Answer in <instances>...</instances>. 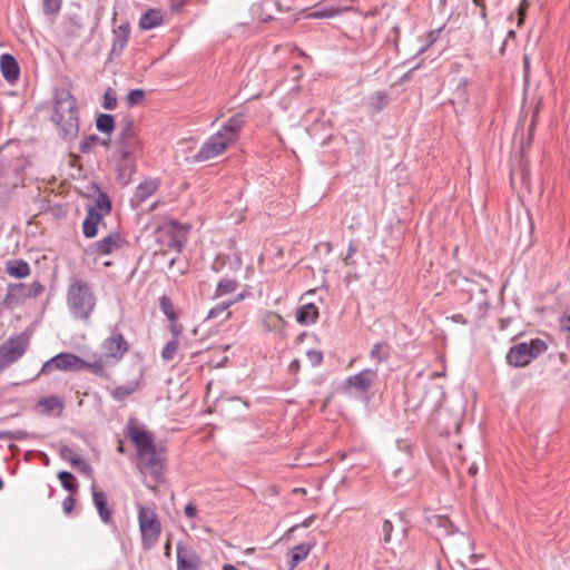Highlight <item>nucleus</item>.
I'll list each match as a JSON object with an SVG mask.
<instances>
[{
  "instance_id": "obj_1",
  "label": "nucleus",
  "mask_w": 570,
  "mask_h": 570,
  "mask_svg": "<svg viewBox=\"0 0 570 570\" xmlns=\"http://www.w3.org/2000/svg\"><path fill=\"white\" fill-rule=\"evenodd\" d=\"M127 430L129 439L137 448L138 469L142 475L153 479L155 484L148 487L155 492L157 484L163 482L166 452L163 448L156 446L153 434L135 419L129 420Z\"/></svg>"
},
{
  "instance_id": "obj_2",
  "label": "nucleus",
  "mask_w": 570,
  "mask_h": 570,
  "mask_svg": "<svg viewBox=\"0 0 570 570\" xmlns=\"http://www.w3.org/2000/svg\"><path fill=\"white\" fill-rule=\"evenodd\" d=\"M52 121L60 130L66 140L75 139L79 131V119L76 99L70 91L59 89L55 94V111Z\"/></svg>"
},
{
  "instance_id": "obj_3",
  "label": "nucleus",
  "mask_w": 570,
  "mask_h": 570,
  "mask_svg": "<svg viewBox=\"0 0 570 570\" xmlns=\"http://www.w3.org/2000/svg\"><path fill=\"white\" fill-rule=\"evenodd\" d=\"M67 305L75 318L87 322L96 306V296L91 286L73 277L67 291Z\"/></svg>"
},
{
  "instance_id": "obj_4",
  "label": "nucleus",
  "mask_w": 570,
  "mask_h": 570,
  "mask_svg": "<svg viewBox=\"0 0 570 570\" xmlns=\"http://www.w3.org/2000/svg\"><path fill=\"white\" fill-rule=\"evenodd\" d=\"M436 527L445 534L446 541L445 546L446 548L453 553L458 554L460 557H468L469 559V568L470 570H482L481 568L474 567L476 563V560L481 558V556L478 554H469V551L472 547V543L469 539V537L464 533L459 531L454 525L451 523V521L445 517H436L435 518Z\"/></svg>"
},
{
  "instance_id": "obj_5",
  "label": "nucleus",
  "mask_w": 570,
  "mask_h": 570,
  "mask_svg": "<svg viewBox=\"0 0 570 570\" xmlns=\"http://www.w3.org/2000/svg\"><path fill=\"white\" fill-rule=\"evenodd\" d=\"M138 521L141 533L142 546L146 549L151 548L158 540L160 534V522L154 509L138 505Z\"/></svg>"
},
{
  "instance_id": "obj_6",
  "label": "nucleus",
  "mask_w": 570,
  "mask_h": 570,
  "mask_svg": "<svg viewBox=\"0 0 570 570\" xmlns=\"http://www.w3.org/2000/svg\"><path fill=\"white\" fill-rule=\"evenodd\" d=\"M547 350V345L541 340H532L528 343H520L510 348L507 354V361L513 366H524L530 363L532 358L538 357Z\"/></svg>"
},
{
  "instance_id": "obj_7",
  "label": "nucleus",
  "mask_w": 570,
  "mask_h": 570,
  "mask_svg": "<svg viewBox=\"0 0 570 570\" xmlns=\"http://www.w3.org/2000/svg\"><path fill=\"white\" fill-rule=\"evenodd\" d=\"M42 291L43 286L38 282L31 284H10L2 304L7 308H13L16 305L23 303L27 298L37 297Z\"/></svg>"
},
{
  "instance_id": "obj_8",
  "label": "nucleus",
  "mask_w": 570,
  "mask_h": 570,
  "mask_svg": "<svg viewBox=\"0 0 570 570\" xmlns=\"http://www.w3.org/2000/svg\"><path fill=\"white\" fill-rule=\"evenodd\" d=\"M85 366V361L70 353H60L47 361L41 368V374H51L55 371H77Z\"/></svg>"
},
{
  "instance_id": "obj_9",
  "label": "nucleus",
  "mask_w": 570,
  "mask_h": 570,
  "mask_svg": "<svg viewBox=\"0 0 570 570\" xmlns=\"http://www.w3.org/2000/svg\"><path fill=\"white\" fill-rule=\"evenodd\" d=\"M234 144L220 131L209 137L195 156L197 161H206L222 155L228 146Z\"/></svg>"
},
{
  "instance_id": "obj_10",
  "label": "nucleus",
  "mask_w": 570,
  "mask_h": 570,
  "mask_svg": "<svg viewBox=\"0 0 570 570\" xmlns=\"http://www.w3.org/2000/svg\"><path fill=\"white\" fill-rule=\"evenodd\" d=\"M27 347V341L22 336H16L0 346V372L22 356Z\"/></svg>"
},
{
  "instance_id": "obj_11",
  "label": "nucleus",
  "mask_w": 570,
  "mask_h": 570,
  "mask_svg": "<svg viewBox=\"0 0 570 570\" xmlns=\"http://www.w3.org/2000/svg\"><path fill=\"white\" fill-rule=\"evenodd\" d=\"M128 346L120 334L106 338L101 345L100 355L112 365L117 364L127 352Z\"/></svg>"
},
{
  "instance_id": "obj_12",
  "label": "nucleus",
  "mask_w": 570,
  "mask_h": 570,
  "mask_svg": "<svg viewBox=\"0 0 570 570\" xmlns=\"http://www.w3.org/2000/svg\"><path fill=\"white\" fill-rule=\"evenodd\" d=\"M202 561L196 550L185 543L177 546V570H200Z\"/></svg>"
},
{
  "instance_id": "obj_13",
  "label": "nucleus",
  "mask_w": 570,
  "mask_h": 570,
  "mask_svg": "<svg viewBox=\"0 0 570 570\" xmlns=\"http://www.w3.org/2000/svg\"><path fill=\"white\" fill-rule=\"evenodd\" d=\"M135 136L134 127L131 121H126L125 128L121 132V139L126 142V148L121 150V161L119 164V175L121 177L129 175L131 173V148L134 147L131 144V139Z\"/></svg>"
},
{
  "instance_id": "obj_14",
  "label": "nucleus",
  "mask_w": 570,
  "mask_h": 570,
  "mask_svg": "<svg viewBox=\"0 0 570 570\" xmlns=\"http://www.w3.org/2000/svg\"><path fill=\"white\" fill-rule=\"evenodd\" d=\"M377 377V371L365 368L360 373L350 376L346 380V390H353L357 393H366Z\"/></svg>"
},
{
  "instance_id": "obj_15",
  "label": "nucleus",
  "mask_w": 570,
  "mask_h": 570,
  "mask_svg": "<svg viewBox=\"0 0 570 570\" xmlns=\"http://www.w3.org/2000/svg\"><path fill=\"white\" fill-rule=\"evenodd\" d=\"M125 245V238L120 234L114 233L95 243L94 253L98 255H110L122 249Z\"/></svg>"
},
{
  "instance_id": "obj_16",
  "label": "nucleus",
  "mask_w": 570,
  "mask_h": 570,
  "mask_svg": "<svg viewBox=\"0 0 570 570\" xmlns=\"http://www.w3.org/2000/svg\"><path fill=\"white\" fill-rule=\"evenodd\" d=\"M63 407V400L58 395L43 396L37 402V410L45 415L60 416Z\"/></svg>"
},
{
  "instance_id": "obj_17",
  "label": "nucleus",
  "mask_w": 570,
  "mask_h": 570,
  "mask_svg": "<svg viewBox=\"0 0 570 570\" xmlns=\"http://www.w3.org/2000/svg\"><path fill=\"white\" fill-rule=\"evenodd\" d=\"M0 69L3 78L8 82L16 83V81L19 79L20 67L18 61L11 55L3 53L0 57Z\"/></svg>"
},
{
  "instance_id": "obj_18",
  "label": "nucleus",
  "mask_w": 570,
  "mask_h": 570,
  "mask_svg": "<svg viewBox=\"0 0 570 570\" xmlns=\"http://www.w3.org/2000/svg\"><path fill=\"white\" fill-rule=\"evenodd\" d=\"M101 214L96 208H88V214L82 224V232L87 238H92L98 233V224L101 222Z\"/></svg>"
},
{
  "instance_id": "obj_19",
  "label": "nucleus",
  "mask_w": 570,
  "mask_h": 570,
  "mask_svg": "<svg viewBox=\"0 0 570 570\" xmlns=\"http://www.w3.org/2000/svg\"><path fill=\"white\" fill-rule=\"evenodd\" d=\"M244 125V117L240 114H237L229 118L227 124L219 130L223 135H225L229 140L235 142L238 138L239 130Z\"/></svg>"
},
{
  "instance_id": "obj_20",
  "label": "nucleus",
  "mask_w": 570,
  "mask_h": 570,
  "mask_svg": "<svg viewBox=\"0 0 570 570\" xmlns=\"http://www.w3.org/2000/svg\"><path fill=\"white\" fill-rule=\"evenodd\" d=\"M318 317V309L313 303L302 305L296 313V321L302 325L313 324Z\"/></svg>"
},
{
  "instance_id": "obj_21",
  "label": "nucleus",
  "mask_w": 570,
  "mask_h": 570,
  "mask_svg": "<svg viewBox=\"0 0 570 570\" xmlns=\"http://www.w3.org/2000/svg\"><path fill=\"white\" fill-rule=\"evenodd\" d=\"M129 39V26L121 24L114 30V42L111 52L119 55L126 47Z\"/></svg>"
},
{
  "instance_id": "obj_22",
  "label": "nucleus",
  "mask_w": 570,
  "mask_h": 570,
  "mask_svg": "<svg viewBox=\"0 0 570 570\" xmlns=\"http://www.w3.org/2000/svg\"><path fill=\"white\" fill-rule=\"evenodd\" d=\"M6 272L12 277L24 278L29 276L30 267L28 263L22 259L8 261L6 264Z\"/></svg>"
},
{
  "instance_id": "obj_23",
  "label": "nucleus",
  "mask_w": 570,
  "mask_h": 570,
  "mask_svg": "<svg viewBox=\"0 0 570 570\" xmlns=\"http://www.w3.org/2000/svg\"><path fill=\"white\" fill-rule=\"evenodd\" d=\"M262 325L268 332H281L285 326V321L274 312H266L262 316Z\"/></svg>"
},
{
  "instance_id": "obj_24",
  "label": "nucleus",
  "mask_w": 570,
  "mask_h": 570,
  "mask_svg": "<svg viewBox=\"0 0 570 570\" xmlns=\"http://www.w3.org/2000/svg\"><path fill=\"white\" fill-rule=\"evenodd\" d=\"M92 499L100 518L108 522L110 519V511L107 508V495L102 491H94Z\"/></svg>"
},
{
  "instance_id": "obj_25",
  "label": "nucleus",
  "mask_w": 570,
  "mask_h": 570,
  "mask_svg": "<svg viewBox=\"0 0 570 570\" xmlns=\"http://www.w3.org/2000/svg\"><path fill=\"white\" fill-rule=\"evenodd\" d=\"M318 8L312 12H309L306 17L309 19H325V18H332L335 17L344 11L352 10V8H322L321 6H317Z\"/></svg>"
},
{
  "instance_id": "obj_26",
  "label": "nucleus",
  "mask_w": 570,
  "mask_h": 570,
  "mask_svg": "<svg viewBox=\"0 0 570 570\" xmlns=\"http://www.w3.org/2000/svg\"><path fill=\"white\" fill-rule=\"evenodd\" d=\"M161 21L163 17L159 11L149 10L140 18L139 26L144 30H149L159 26Z\"/></svg>"
},
{
  "instance_id": "obj_27",
  "label": "nucleus",
  "mask_w": 570,
  "mask_h": 570,
  "mask_svg": "<svg viewBox=\"0 0 570 570\" xmlns=\"http://www.w3.org/2000/svg\"><path fill=\"white\" fill-rule=\"evenodd\" d=\"M312 547L307 543H302L294 547L291 551V570L294 569L301 561L306 559L311 551Z\"/></svg>"
},
{
  "instance_id": "obj_28",
  "label": "nucleus",
  "mask_w": 570,
  "mask_h": 570,
  "mask_svg": "<svg viewBox=\"0 0 570 570\" xmlns=\"http://www.w3.org/2000/svg\"><path fill=\"white\" fill-rule=\"evenodd\" d=\"M110 362H107L101 355L95 362H86L82 368H87L96 375L106 376L107 368L111 366Z\"/></svg>"
},
{
  "instance_id": "obj_29",
  "label": "nucleus",
  "mask_w": 570,
  "mask_h": 570,
  "mask_svg": "<svg viewBox=\"0 0 570 570\" xmlns=\"http://www.w3.org/2000/svg\"><path fill=\"white\" fill-rule=\"evenodd\" d=\"M524 151H525V146L522 145L521 146V158H524ZM517 177L520 178L521 183L527 185L528 184V177H529V173H528V169H527V164H525V160L522 159L521 160V164H520V168L519 169H512L511 170V184L514 185L515 184V179Z\"/></svg>"
},
{
  "instance_id": "obj_30",
  "label": "nucleus",
  "mask_w": 570,
  "mask_h": 570,
  "mask_svg": "<svg viewBox=\"0 0 570 570\" xmlns=\"http://www.w3.org/2000/svg\"><path fill=\"white\" fill-rule=\"evenodd\" d=\"M59 454L63 460L70 462L72 465H82L83 469H88V465L81 461V459L71 448L61 445L59 448Z\"/></svg>"
},
{
  "instance_id": "obj_31",
  "label": "nucleus",
  "mask_w": 570,
  "mask_h": 570,
  "mask_svg": "<svg viewBox=\"0 0 570 570\" xmlns=\"http://www.w3.org/2000/svg\"><path fill=\"white\" fill-rule=\"evenodd\" d=\"M96 127L100 132L110 134L115 128V120L111 115L101 114L96 119Z\"/></svg>"
},
{
  "instance_id": "obj_32",
  "label": "nucleus",
  "mask_w": 570,
  "mask_h": 570,
  "mask_svg": "<svg viewBox=\"0 0 570 570\" xmlns=\"http://www.w3.org/2000/svg\"><path fill=\"white\" fill-rule=\"evenodd\" d=\"M157 189V183L154 180L141 183L137 187L136 197L139 202H144L147 197L153 195Z\"/></svg>"
},
{
  "instance_id": "obj_33",
  "label": "nucleus",
  "mask_w": 570,
  "mask_h": 570,
  "mask_svg": "<svg viewBox=\"0 0 570 570\" xmlns=\"http://www.w3.org/2000/svg\"><path fill=\"white\" fill-rule=\"evenodd\" d=\"M389 102V97L383 91H376L370 97L368 106L374 111H380L383 109Z\"/></svg>"
},
{
  "instance_id": "obj_34",
  "label": "nucleus",
  "mask_w": 570,
  "mask_h": 570,
  "mask_svg": "<svg viewBox=\"0 0 570 570\" xmlns=\"http://www.w3.org/2000/svg\"><path fill=\"white\" fill-rule=\"evenodd\" d=\"M237 287L238 283L235 279L224 278L218 283L215 296L218 297L233 293L237 289Z\"/></svg>"
},
{
  "instance_id": "obj_35",
  "label": "nucleus",
  "mask_w": 570,
  "mask_h": 570,
  "mask_svg": "<svg viewBox=\"0 0 570 570\" xmlns=\"http://www.w3.org/2000/svg\"><path fill=\"white\" fill-rule=\"evenodd\" d=\"M173 228V232H174V237H173V246L179 250L181 248V246L184 245L185 240H186V234H187V230L188 228L184 227V226H180V225H177V224H174L171 226Z\"/></svg>"
},
{
  "instance_id": "obj_36",
  "label": "nucleus",
  "mask_w": 570,
  "mask_h": 570,
  "mask_svg": "<svg viewBox=\"0 0 570 570\" xmlns=\"http://www.w3.org/2000/svg\"><path fill=\"white\" fill-rule=\"evenodd\" d=\"M136 386L137 385L135 383H128L126 385L118 386L111 392V395L114 399L122 401L136 391Z\"/></svg>"
},
{
  "instance_id": "obj_37",
  "label": "nucleus",
  "mask_w": 570,
  "mask_h": 570,
  "mask_svg": "<svg viewBox=\"0 0 570 570\" xmlns=\"http://www.w3.org/2000/svg\"><path fill=\"white\" fill-rule=\"evenodd\" d=\"M370 356L372 360H375L377 363H381L382 361L386 360L389 356L387 346L383 343H376L371 352Z\"/></svg>"
},
{
  "instance_id": "obj_38",
  "label": "nucleus",
  "mask_w": 570,
  "mask_h": 570,
  "mask_svg": "<svg viewBox=\"0 0 570 570\" xmlns=\"http://www.w3.org/2000/svg\"><path fill=\"white\" fill-rule=\"evenodd\" d=\"M111 204L106 194H99L98 197L95 200V206L92 208H96L98 213L101 214V217L105 214H108L110 210Z\"/></svg>"
},
{
  "instance_id": "obj_39",
  "label": "nucleus",
  "mask_w": 570,
  "mask_h": 570,
  "mask_svg": "<svg viewBox=\"0 0 570 570\" xmlns=\"http://www.w3.org/2000/svg\"><path fill=\"white\" fill-rule=\"evenodd\" d=\"M178 341L177 340H171L169 341L165 347L163 348V352H161V356L165 361L169 362V361H173L176 353H177V350H178Z\"/></svg>"
},
{
  "instance_id": "obj_40",
  "label": "nucleus",
  "mask_w": 570,
  "mask_h": 570,
  "mask_svg": "<svg viewBox=\"0 0 570 570\" xmlns=\"http://www.w3.org/2000/svg\"><path fill=\"white\" fill-rule=\"evenodd\" d=\"M160 308H161L163 313L168 317V320L171 323H175L176 314L174 312V306L168 297L163 296L160 298Z\"/></svg>"
},
{
  "instance_id": "obj_41",
  "label": "nucleus",
  "mask_w": 570,
  "mask_h": 570,
  "mask_svg": "<svg viewBox=\"0 0 570 570\" xmlns=\"http://www.w3.org/2000/svg\"><path fill=\"white\" fill-rule=\"evenodd\" d=\"M58 478L61 482V485L66 490L73 491L76 489V480L71 473H69L67 471H61V472H59Z\"/></svg>"
},
{
  "instance_id": "obj_42",
  "label": "nucleus",
  "mask_w": 570,
  "mask_h": 570,
  "mask_svg": "<svg viewBox=\"0 0 570 570\" xmlns=\"http://www.w3.org/2000/svg\"><path fill=\"white\" fill-rule=\"evenodd\" d=\"M102 106L107 110H114L117 106V96L111 88L107 89L104 95Z\"/></svg>"
},
{
  "instance_id": "obj_43",
  "label": "nucleus",
  "mask_w": 570,
  "mask_h": 570,
  "mask_svg": "<svg viewBox=\"0 0 570 570\" xmlns=\"http://www.w3.org/2000/svg\"><path fill=\"white\" fill-rule=\"evenodd\" d=\"M145 91L141 89L130 90L126 97V101L129 106L138 105L142 101Z\"/></svg>"
},
{
  "instance_id": "obj_44",
  "label": "nucleus",
  "mask_w": 570,
  "mask_h": 570,
  "mask_svg": "<svg viewBox=\"0 0 570 570\" xmlns=\"http://www.w3.org/2000/svg\"><path fill=\"white\" fill-rule=\"evenodd\" d=\"M233 304V302H222L219 304H217L216 306H214L209 313H208V318H216L218 317L219 315H222L223 313H225L227 311V308Z\"/></svg>"
},
{
  "instance_id": "obj_45",
  "label": "nucleus",
  "mask_w": 570,
  "mask_h": 570,
  "mask_svg": "<svg viewBox=\"0 0 570 570\" xmlns=\"http://www.w3.org/2000/svg\"><path fill=\"white\" fill-rule=\"evenodd\" d=\"M43 8L47 13H55L60 8V0H43Z\"/></svg>"
},
{
  "instance_id": "obj_46",
  "label": "nucleus",
  "mask_w": 570,
  "mask_h": 570,
  "mask_svg": "<svg viewBox=\"0 0 570 570\" xmlns=\"http://www.w3.org/2000/svg\"><path fill=\"white\" fill-rule=\"evenodd\" d=\"M306 356L309 361V363L313 365V366H317L321 364L322 360H323V355L321 352L318 351H308L306 353Z\"/></svg>"
},
{
  "instance_id": "obj_47",
  "label": "nucleus",
  "mask_w": 570,
  "mask_h": 570,
  "mask_svg": "<svg viewBox=\"0 0 570 570\" xmlns=\"http://www.w3.org/2000/svg\"><path fill=\"white\" fill-rule=\"evenodd\" d=\"M529 7L528 0H522L518 10V26H522L525 19L527 10Z\"/></svg>"
},
{
  "instance_id": "obj_48",
  "label": "nucleus",
  "mask_w": 570,
  "mask_h": 570,
  "mask_svg": "<svg viewBox=\"0 0 570 570\" xmlns=\"http://www.w3.org/2000/svg\"><path fill=\"white\" fill-rule=\"evenodd\" d=\"M529 7L528 0H522L518 10V26H522L525 19L527 10Z\"/></svg>"
},
{
  "instance_id": "obj_49",
  "label": "nucleus",
  "mask_w": 570,
  "mask_h": 570,
  "mask_svg": "<svg viewBox=\"0 0 570 570\" xmlns=\"http://www.w3.org/2000/svg\"><path fill=\"white\" fill-rule=\"evenodd\" d=\"M393 530V525L389 520H385L382 527V531L384 533V542H391V533Z\"/></svg>"
},
{
  "instance_id": "obj_50",
  "label": "nucleus",
  "mask_w": 570,
  "mask_h": 570,
  "mask_svg": "<svg viewBox=\"0 0 570 570\" xmlns=\"http://www.w3.org/2000/svg\"><path fill=\"white\" fill-rule=\"evenodd\" d=\"M184 512L187 518L194 519L197 515V507L189 502L185 505Z\"/></svg>"
},
{
  "instance_id": "obj_51",
  "label": "nucleus",
  "mask_w": 570,
  "mask_h": 570,
  "mask_svg": "<svg viewBox=\"0 0 570 570\" xmlns=\"http://www.w3.org/2000/svg\"><path fill=\"white\" fill-rule=\"evenodd\" d=\"M233 268H239L242 265V255L240 252L235 250L233 254V262L230 263Z\"/></svg>"
},
{
  "instance_id": "obj_52",
  "label": "nucleus",
  "mask_w": 570,
  "mask_h": 570,
  "mask_svg": "<svg viewBox=\"0 0 570 570\" xmlns=\"http://www.w3.org/2000/svg\"><path fill=\"white\" fill-rule=\"evenodd\" d=\"M75 504V499L72 497H67L63 501V510L66 513H70Z\"/></svg>"
},
{
  "instance_id": "obj_53",
  "label": "nucleus",
  "mask_w": 570,
  "mask_h": 570,
  "mask_svg": "<svg viewBox=\"0 0 570 570\" xmlns=\"http://www.w3.org/2000/svg\"><path fill=\"white\" fill-rule=\"evenodd\" d=\"M561 327L570 332V312L561 317Z\"/></svg>"
},
{
  "instance_id": "obj_54",
  "label": "nucleus",
  "mask_w": 570,
  "mask_h": 570,
  "mask_svg": "<svg viewBox=\"0 0 570 570\" xmlns=\"http://www.w3.org/2000/svg\"><path fill=\"white\" fill-rule=\"evenodd\" d=\"M299 370V362L298 360H294L289 364V371L291 372H297Z\"/></svg>"
},
{
  "instance_id": "obj_55",
  "label": "nucleus",
  "mask_w": 570,
  "mask_h": 570,
  "mask_svg": "<svg viewBox=\"0 0 570 570\" xmlns=\"http://www.w3.org/2000/svg\"><path fill=\"white\" fill-rule=\"evenodd\" d=\"M523 66H524V76L527 77L529 67H530L529 57L527 55H524V57H523Z\"/></svg>"
},
{
  "instance_id": "obj_56",
  "label": "nucleus",
  "mask_w": 570,
  "mask_h": 570,
  "mask_svg": "<svg viewBox=\"0 0 570 570\" xmlns=\"http://www.w3.org/2000/svg\"><path fill=\"white\" fill-rule=\"evenodd\" d=\"M472 1L479 8L485 7V0H472Z\"/></svg>"
},
{
  "instance_id": "obj_57",
  "label": "nucleus",
  "mask_w": 570,
  "mask_h": 570,
  "mask_svg": "<svg viewBox=\"0 0 570 570\" xmlns=\"http://www.w3.org/2000/svg\"><path fill=\"white\" fill-rule=\"evenodd\" d=\"M312 520H313V517L305 519V520L302 522V527H304V528L309 527V525H311V523H312Z\"/></svg>"
},
{
  "instance_id": "obj_58",
  "label": "nucleus",
  "mask_w": 570,
  "mask_h": 570,
  "mask_svg": "<svg viewBox=\"0 0 570 570\" xmlns=\"http://www.w3.org/2000/svg\"><path fill=\"white\" fill-rule=\"evenodd\" d=\"M452 320L454 322L465 323V321L463 320L462 315H455V316L452 317Z\"/></svg>"
},
{
  "instance_id": "obj_59",
  "label": "nucleus",
  "mask_w": 570,
  "mask_h": 570,
  "mask_svg": "<svg viewBox=\"0 0 570 570\" xmlns=\"http://www.w3.org/2000/svg\"><path fill=\"white\" fill-rule=\"evenodd\" d=\"M480 16H481L482 19L485 20V18H487V9H485V7L480 8Z\"/></svg>"
},
{
  "instance_id": "obj_60",
  "label": "nucleus",
  "mask_w": 570,
  "mask_h": 570,
  "mask_svg": "<svg viewBox=\"0 0 570 570\" xmlns=\"http://www.w3.org/2000/svg\"><path fill=\"white\" fill-rule=\"evenodd\" d=\"M294 493H298V494H305L306 493V490L305 489H302V488H296L293 490Z\"/></svg>"
},
{
  "instance_id": "obj_61",
  "label": "nucleus",
  "mask_w": 570,
  "mask_h": 570,
  "mask_svg": "<svg viewBox=\"0 0 570 570\" xmlns=\"http://www.w3.org/2000/svg\"><path fill=\"white\" fill-rule=\"evenodd\" d=\"M476 470H478V469H476V466L473 464V465H471V466L469 468V473H470L471 475H474V474L476 473Z\"/></svg>"
},
{
  "instance_id": "obj_62",
  "label": "nucleus",
  "mask_w": 570,
  "mask_h": 570,
  "mask_svg": "<svg viewBox=\"0 0 570 570\" xmlns=\"http://www.w3.org/2000/svg\"><path fill=\"white\" fill-rule=\"evenodd\" d=\"M355 249L350 247L348 250H347V255L345 257V261H347L353 254H354Z\"/></svg>"
},
{
  "instance_id": "obj_63",
  "label": "nucleus",
  "mask_w": 570,
  "mask_h": 570,
  "mask_svg": "<svg viewBox=\"0 0 570 570\" xmlns=\"http://www.w3.org/2000/svg\"><path fill=\"white\" fill-rule=\"evenodd\" d=\"M478 291H479L481 294H485V293H487V291H488V288H487V286H485V285H480V286H479V288H478Z\"/></svg>"
},
{
  "instance_id": "obj_64",
  "label": "nucleus",
  "mask_w": 570,
  "mask_h": 570,
  "mask_svg": "<svg viewBox=\"0 0 570 570\" xmlns=\"http://www.w3.org/2000/svg\"><path fill=\"white\" fill-rule=\"evenodd\" d=\"M223 570H237L234 566L226 564Z\"/></svg>"
}]
</instances>
